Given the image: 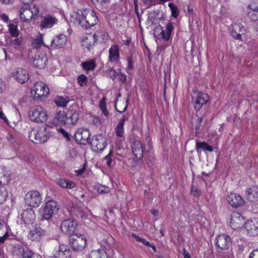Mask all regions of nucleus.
Wrapping results in <instances>:
<instances>
[{"label": "nucleus", "mask_w": 258, "mask_h": 258, "mask_svg": "<svg viewBox=\"0 0 258 258\" xmlns=\"http://www.w3.org/2000/svg\"><path fill=\"white\" fill-rule=\"evenodd\" d=\"M75 19L85 29L94 26L98 22V18L95 13L88 9L79 10L76 14Z\"/></svg>", "instance_id": "obj_1"}, {"label": "nucleus", "mask_w": 258, "mask_h": 258, "mask_svg": "<svg viewBox=\"0 0 258 258\" xmlns=\"http://www.w3.org/2000/svg\"><path fill=\"white\" fill-rule=\"evenodd\" d=\"M49 131L46 127H37L29 132V139L35 144L46 142L50 138Z\"/></svg>", "instance_id": "obj_2"}, {"label": "nucleus", "mask_w": 258, "mask_h": 258, "mask_svg": "<svg viewBox=\"0 0 258 258\" xmlns=\"http://www.w3.org/2000/svg\"><path fill=\"white\" fill-rule=\"evenodd\" d=\"M60 208L59 205L54 200L48 201L44 208L41 222L46 223L49 225L48 221L50 220L53 216L56 215Z\"/></svg>", "instance_id": "obj_3"}, {"label": "nucleus", "mask_w": 258, "mask_h": 258, "mask_svg": "<svg viewBox=\"0 0 258 258\" xmlns=\"http://www.w3.org/2000/svg\"><path fill=\"white\" fill-rule=\"evenodd\" d=\"M49 225L40 221L39 226H36L29 232L28 237L32 241H40L49 230Z\"/></svg>", "instance_id": "obj_4"}, {"label": "nucleus", "mask_w": 258, "mask_h": 258, "mask_svg": "<svg viewBox=\"0 0 258 258\" xmlns=\"http://www.w3.org/2000/svg\"><path fill=\"white\" fill-rule=\"evenodd\" d=\"M69 245L75 251H80L84 249L86 246L85 236L79 233L71 235L69 239Z\"/></svg>", "instance_id": "obj_5"}, {"label": "nucleus", "mask_w": 258, "mask_h": 258, "mask_svg": "<svg viewBox=\"0 0 258 258\" xmlns=\"http://www.w3.org/2000/svg\"><path fill=\"white\" fill-rule=\"evenodd\" d=\"M29 117L35 122H45L48 118L47 112L40 106L33 107L29 112Z\"/></svg>", "instance_id": "obj_6"}, {"label": "nucleus", "mask_w": 258, "mask_h": 258, "mask_svg": "<svg viewBox=\"0 0 258 258\" xmlns=\"http://www.w3.org/2000/svg\"><path fill=\"white\" fill-rule=\"evenodd\" d=\"M107 138L103 134H98L93 137L89 142L91 149L96 152H102L107 145Z\"/></svg>", "instance_id": "obj_7"}, {"label": "nucleus", "mask_w": 258, "mask_h": 258, "mask_svg": "<svg viewBox=\"0 0 258 258\" xmlns=\"http://www.w3.org/2000/svg\"><path fill=\"white\" fill-rule=\"evenodd\" d=\"M26 203L30 207L37 208L42 203V198L40 194L37 190L28 191L25 196Z\"/></svg>", "instance_id": "obj_8"}, {"label": "nucleus", "mask_w": 258, "mask_h": 258, "mask_svg": "<svg viewBox=\"0 0 258 258\" xmlns=\"http://www.w3.org/2000/svg\"><path fill=\"white\" fill-rule=\"evenodd\" d=\"M89 130L82 127L78 128L74 134V138L77 143L85 145L89 144L91 139Z\"/></svg>", "instance_id": "obj_9"}, {"label": "nucleus", "mask_w": 258, "mask_h": 258, "mask_svg": "<svg viewBox=\"0 0 258 258\" xmlns=\"http://www.w3.org/2000/svg\"><path fill=\"white\" fill-rule=\"evenodd\" d=\"M35 99H41L46 97L49 93V89L43 82H36L34 84L32 90V93Z\"/></svg>", "instance_id": "obj_10"}, {"label": "nucleus", "mask_w": 258, "mask_h": 258, "mask_svg": "<svg viewBox=\"0 0 258 258\" xmlns=\"http://www.w3.org/2000/svg\"><path fill=\"white\" fill-rule=\"evenodd\" d=\"M215 243L216 245L219 248L228 250L231 245L232 239L229 235L222 234L217 236Z\"/></svg>", "instance_id": "obj_11"}, {"label": "nucleus", "mask_w": 258, "mask_h": 258, "mask_svg": "<svg viewBox=\"0 0 258 258\" xmlns=\"http://www.w3.org/2000/svg\"><path fill=\"white\" fill-rule=\"evenodd\" d=\"M77 226V222L71 219H67L61 222L60 230L65 234L72 235L78 233L76 232Z\"/></svg>", "instance_id": "obj_12"}, {"label": "nucleus", "mask_w": 258, "mask_h": 258, "mask_svg": "<svg viewBox=\"0 0 258 258\" xmlns=\"http://www.w3.org/2000/svg\"><path fill=\"white\" fill-rule=\"evenodd\" d=\"M209 97L207 94L198 92L195 97L192 98V102L195 109L199 110L202 106L209 100Z\"/></svg>", "instance_id": "obj_13"}, {"label": "nucleus", "mask_w": 258, "mask_h": 258, "mask_svg": "<svg viewBox=\"0 0 258 258\" xmlns=\"http://www.w3.org/2000/svg\"><path fill=\"white\" fill-rule=\"evenodd\" d=\"M33 58V65L34 67L38 69H43L46 65L47 58L45 53L36 52L34 56H32Z\"/></svg>", "instance_id": "obj_14"}, {"label": "nucleus", "mask_w": 258, "mask_h": 258, "mask_svg": "<svg viewBox=\"0 0 258 258\" xmlns=\"http://www.w3.org/2000/svg\"><path fill=\"white\" fill-rule=\"evenodd\" d=\"M245 228L250 236L257 235L258 234V218H253L245 222Z\"/></svg>", "instance_id": "obj_15"}, {"label": "nucleus", "mask_w": 258, "mask_h": 258, "mask_svg": "<svg viewBox=\"0 0 258 258\" xmlns=\"http://www.w3.org/2000/svg\"><path fill=\"white\" fill-rule=\"evenodd\" d=\"M245 223L244 217L239 213L234 212L231 214L230 224L233 229L241 228Z\"/></svg>", "instance_id": "obj_16"}, {"label": "nucleus", "mask_w": 258, "mask_h": 258, "mask_svg": "<svg viewBox=\"0 0 258 258\" xmlns=\"http://www.w3.org/2000/svg\"><path fill=\"white\" fill-rule=\"evenodd\" d=\"M79 119L78 112L76 110H69L66 112L65 125L70 127L76 124Z\"/></svg>", "instance_id": "obj_17"}, {"label": "nucleus", "mask_w": 258, "mask_h": 258, "mask_svg": "<svg viewBox=\"0 0 258 258\" xmlns=\"http://www.w3.org/2000/svg\"><path fill=\"white\" fill-rule=\"evenodd\" d=\"M228 203L234 208H237L243 206L244 204V200L243 198L238 194L233 193L230 194L227 197Z\"/></svg>", "instance_id": "obj_18"}, {"label": "nucleus", "mask_w": 258, "mask_h": 258, "mask_svg": "<svg viewBox=\"0 0 258 258\" xmlns=\"http://www.w3.org/2000/svg\"><path fill=\"white\" fill-rule=\"evenodd\" d=\"M67 41V36L64 34H60L53 37L50 46L54 49H60L65 45Z\"/></svg>", "instance_id": "obj_19"}, {"label": "nucleus", "mask_w": 258, "mask_h": 258, "mask_svg": "<svg viewBox=\"0 0 258 258\" xmlns=\"http://www.w3.org/2000/svg\"><path fill=\"white\" fill-rule=\"evenodd\" d=\"M230 33L234 38L240 40L241 35L245 33V29L241 24L235 23L231 26Z\"/></svg>", "instance_id": "obj_20"}, {"label": "nucleus", "mask_w": 258, "mask_h": 258, "mask_svg": "<svg viewBox=\"0 0 258 258\" xmlns=\"http://www.w3.org/2000/svg\"><path fill=\"white\" fill-rule=\"evenodd\" d=\"M14 79L21 84L26 83L29 79V74L25 69L18 68L13 74Z\"/></svg>", "instance_id": "obj_21"}, {"label": "nucleus", "mask_w": 258, "mask_h": 258, "mask_svg": "<svg viewBox=\"0 0 258 258\" xmlns=\"http://www.w3.org/2000/svg\"><path fill=\"white\" fill-rule=\"evenodd\" d=\"M87 210L86 207L82 203L76 204L73 205L71 210V213L78 218L83 219L87 216Z\"/></svg>", "instance_id": "obj_22"}, {"label": "nucleus", "mask_w": 258, "mask_h": 258, "mask_svg": "<svg viewBox=\"0 0 258 258\" xmlns=\"http://www.w3.org/2000/svg\"><path fill=\"white\" fill-rule=\"evenodd\" d=\"M21 219L25 224H32L35 220L36 216L32 208H28L21 214Z\"/></svg>", "instance_id": "obj_23"}, {"label": "nucleus", "mask_w": 258, "mask_h": 258, "mask_svg": "<svg viewBox=\"0 0 258 258\" xmlns=\"http://www.w3.org/2000/svg\"><path fill=\"white\" fill-rule=\"evenodd\" d=\"M161 28V32L159 35V39L164 40L165 41L169 40L171 36V33L173 30L174 27L171 23H168L166 25L165 29H163L162 26H160Z\"/></svg>", "instance_id": "obj_24"}, {"label": "nucleus", "mask_w": 258, "mask_h": 258, "mask_svg": "<svg viewBox=\"0 0 258 258\" xmlns=\"http://www.w3.org/2000/svg\"><path fill=\"white\" fill-rule=\"evenodd\" d=\"M132 149L134 155L137 159L141 160L143 157V148L141 142L136 140L132 145Z\"/></svg>", "instance_id": "obj_25"}, {"label": "nucleus", "mask_w": 258, "mask_h": 258, "mask_svg": "<svg viewBox=\"0 0 258 258\" xmlns=\"http://www.w3.org/2000/svg\"><path fill=\"white\" fill-rule=\"evenodd\" d=\"M72 252L68 246L60 245L58 250L54 254V258H71Z\"/></svg>", "instance_id": "obj_26"}, {"label": "nucleus", "mask_w": 258, "mask_h": 258, "mask_svg": "<svg viewBox=\"0 0 258 258\" xmlns=\"http://www.w3.org/2000/svg\"><path fill=\"white\" fill-rule=\"evenodd\" d=\"M246 199L250 202L258 201V186L254 185L247 189L245 191Z\"/></svg>", "instance_id": "obj_27"}, {"label": "nucleus", "mask_w": 258, "mask_h": 258, "mask_svg": "<svg viewBox=\"0 0 258 258\" xmlns=\"http://www.w3.org/2000/svg\"><path fill=\"white\" fill-rule=\"evenodd\" d=\"M14 252L16 254L21 255L22 258H31L33 252L27 248H24L22 245L18 244L14 247Z\"/></svg>", "instance_id": "obj_28"}, {"label": "nucleus", "mask_w": 258, "mask_h": 258, "mask_svg": "<svg viewBox=\"0 0 258 258\" xmlns=\"http://www.w3.org/2000/svg\"><path fill=\"white\" fill-rule=\"evenodd\" d=\"M99 37V35L97 34H86L83 40V45L88 49L94 45L97 38Z\"/></svg>", "instance_id": "obj_29"}, {"label": "nucleus", "mask_w": 258, "mask_h": 258, "mask_svg": "<svg viewBox=\"0 0 258 258\" xmlns=\"http://www.w3.org/2000/svg\"><path fill=\"white\" fill-rule=\"evenodd\" d=\"M57 23V20L55 17L51 16H47L43 18V19L41 22L40 27L41 29L44 28H50Z\"/></svg>", "instance_id": "obj_30"}, {"label": "nucleus", "mask_w": 258, "mask_h": 258, "mask_svg": "<svg viewBox=\"0 0 258 258\" xmlns=\"http://www.w3.org/2000/svg\"><path fill=\"white\" fill-rule=\"evenodd\" d=\"M196 150L199 154H201L202 151H204L205 152L209 151L210 152H212L213 151L212 146L209 145L206 142H200L196 140Z\"/></svg>", "instance_id": "obj_31"}, {"label": "nucleus", "mask_w": 258, "mask_h": 258, "mask_svg": "<svg viewBox=\"0 0 258 258\" xmlns=\"http://www.w3.org/2000/svg\"><path fill=\"white\" fill-rule=\"evenodd\" d=\"M28 7V5L25 4L24 7H22L20 11V18L24 21H28L33 18Z\"/></svg>", "instance_id": "obj_32"}, {"label": "nucleus", "mask_w": 258, "mask_h": 258, "mask_svg": "<svg viewBox=\"0 0 258 258\" xmlns=\"http://www.w3.org/2000/svg\"><path fill=\"white\" fill-rule=\"evenodd\" d=\"M55 181L60 187L67 189H73L76 186V183L70 179L58 178Z\"/></svg>", "instance_id": "obj_33"}, {"label": "nucleus", "mask_w": 258, "mask_h": 258, "mask_svg": "<svg viewBox=\"0 0 258 258\" xmlns=\"http://www.w3.org/2000/svg\"><path fill=\"white\" fill-rule=\"evenodd\" d=\"M119 48L117 45H112L109 50V59L110 61H115L119 58Z\"/></svg>", "instance_id": "obj_34"}, {"label": "nucleus", "mask_w": 258, "mask_h": 258, "mask_svg": "<svg viewBox=\"0 0 258 258\" xmlns=\"http://www.w3.org/2000/svg\"><path fill=\"white\" fill-rule=\"evenodd\" d=\"M65 118L66 112L64 111H59L57 112L53 119H52V123L54 125H65Z\"/></svg>", "instance_id": "obj_35"}, {"label": "nucleus", "mask_w": 258, "mask_h": 258, "mask_svg": "<svg viewBox=\"0 0 258 258\" xmlns=\"http://www.w3.org/2000/svg\"><path fill=\"white\" fill-rule=\"evenodd\" d=\"M115 156L112 151H110L109 153L104 157L106 165L108 167H111L115 164Z\"/></svg>", "instance_id": "obj_36"}, {"label": "nucleus", "mask_w": 258, "mask_h": 258, "mask_svg": "<svg viewBox=\"0 0 258 258\" xmlns=\"http://www.w3.org/2000/svg\"><path fill=\"white\" fill-rule=\"evenodd\" d=\"M197 118L195 122V128L196 130V134H200L202 129V122L203 121V116H199L196 115Z\"/></svg>", "instance_id": "obj_37"}, {"label": "nucleus", "mask_w": 258, "mask_h": 258, "mask_svg": "<svg viewBox=\"0 0 258 258\" xmlns=\"http://www.w3.org/2000/svg\"><path fill=\"white\" fill-rule=\"evenodd\" d=\"M69 101L68 98H64L62 96H58L55 99V103L58 106H66Z\"/></svg>", "instance_id": "obj_38"}, {"label": "nucleus", "mask_w": 258, "mask_h": 258, "mask_svg": "<svg viewBox=\"0 0 258 258\" xmlns=\"http://www.w3.org/2000/svg\"><path fill=\"white\" fill-rule=\"evenodd\" d=\"M82 66L84 69L87 71L92 70L96 67L95 61L94 60L85 61L82 63Z\"/></svg>", "instance_id": "obj_39"}, {"label": "nucleus", "mask_w": 258, "mask_h": 258, "mask_svg": "<svg viewBox=\"0 0 258 258\" xmlns=\"http://www.w3.org/2000/svg\"><path fill=\"white\" fill-rule=\"evenodd\" d=\"M9 30L11 34V35L14 37H17L18 36L19 34V31L18 30L17 25L13 24L10 23L9 25Z\"/></svg>", "instance_id": "obj_40"}, {"label": "nucleus", "mask_w": 258, "mask_h": 258, "mask_svg": "<svg viewBox=\"0 0 258 258\" xmlns=\"http://www.w3.org/2000/svg\"><path fill=\"white\" fill-rule=\"evenodd\" d=\"M8 197V191L4 185L0 186V205L3 204Z\"/></svg>", "instance_id": "obj_41"}, {"label": "nucleus", "mask_w": 258, "mask_h": 258, "mask_svg": "<svg viewBox=\"0 0 258 258\" xmlns=\"http://www.w3.org/2000/svg\"><path fill=\"white\" fill-rule=\"evenodd\" d=\"M22 44V39L20 38H16L11 39L10 41L9 46L14 48H17Z\"/></svg>", "instance_id": "obj_42"}, {"label": "nucleus", "mask_w": 258, "mask_h": 258, "mask_svg": "<svg viewBox=\"0 0 258 258\" xmlns=\"http://www.w3.org/2000/svg\"><path fill=\"white\" fill-rule=\"evenodd\" d=\"M77 80L79 84L81 87L86 86L88 83V78L83 74L79 76Z\"/></svg>", "instance_id": "obj_43"}, {"label": "nucleus", "mask_w": 258, "mask_h": 258, "mask_svg": "<svg viewBox=\"0 0 258 258\" xmlns=\"http://www.w3.org/2000/svg\"><path fill=\"white\" fill-rule=\"evenodd\" d=\"M168 6L171 11V15L175 18H177L179 15L178 9L173 3H169Z\"/></svg>", "instance_id": "obj_44"}, {"label": "nucleus", "mask_w": 258, "mask_h": 258, "mask_svg": "<svg viewBox=\"0 0 258 258\" xmlns=\"http://www.w3.org/2000/svg\"><path fill=\"white\" fill-rule=\"evenodd\" d=\"M89 258H109V257L106 252H103L101 254L95 251H93L89 255Z\"/></svg>", "instance_id": "obj_45"}, {"label": "nucleus", "mask_w": 258, "mask_h": 258, "mask_svg": "<svg viewBox=\"0 0 258 258\" xmlns=\"http://www.w3.org/2000/svg\"><path fill=\"white\" fill-rule=\"evenodd\" d=\"M43 44L42 35L38 37L34 40V44L35 45V48L33 49L34 52H37L38 48H40L41 45Z\"/></svg>", "instance_id": "obj_46"}, {"label": "nucleus", "mask_w": 258, "mask_h": 258, "mask_svg": "<svg viewBox=\"0 0 258 258\" xmlns=\"http://www.w3.org/2000/svg\"><path fill=\"white\" fill-rule=\"evenodd\" d=\"M123 125L117 123L115 127L116 136L118 137H122L124 134V127Z\"/></svg>", "instance_id": "obj_47"}, {"label": "nucleus", "mask_w": 258, "mask_h": 258, "mask_svg": "<svg viewBox=\"0 0 258 258\" xmlns=\"http://www.w3.org/2000/svg\"><path fill=\"white\" fill-rule=\"evenodd\" d=\"M247 14L249 18L252 21L258 20V11H248Z\"/></svg>", "instance_id": "obj_48"}, {"label": "nucleus", "mask_w": 258, "mask_h": 258, "mask_svg": "<svg viewBox=\"0 0 258 258\" xmlns=\"http://www.w3.org/2000/svg\"><path fill=\"white\" fill-rule=\"evenodd\" d=\"M28 9L31 11V13L33 17L37 16L39 13V9L38 7L34 4H31V5H28Z\"/></svg>", "instance_id": "obj_49"}, {"label": "nucleus", "mask_w": 258, "mask_h": 258, "mask_svg": "<svg viewBox=\"0 0 258 258\" xmlns=\"http://www.w3.org/2000/svg\"><path fill=\"white\" fill-rule=\"evenodd\" d=\"M9 175V173L7 170L6 167H5L4 166H0V182H2L1 179H2L3 178H5Z\"/></svg>", "instance_id": "obj_50"}, {"label": "nucleus", "mask_w": 258, "mask_h": 258, "mask_svg": "<svg viewBox=\"0 0 258 258\" xmlns=\"http://www.w3.org/2000/svg\"><path fill=\"white\" fill-rule=\"evenodd\" d=\"M107 75L112 79L114 80L118 75L116 71L113 69L107 70L106 71Z\"/></svg>", "instance_id": "obj_51"}, {"label": "nucleus", "mask_w": 258, "mask_h": 258, "mask_svg": "<svg viewBox=\"0 0 258 258\" xmlns=\"http://www.w3.org/2000/svg\"><path fill=\"white\" fill-rule=\"evenodd\" d=\"M99 106L104 115L106 117H107L108 116L109 112L107 110L105 102L103 101H100Z\"/></svg>", "instance_id": "obj_52"}, {"label": "nucleus", "mask_w": 258, "mask_h": 258, "mask_svg": "<svg viewBox=\"0 0 258 258\" xmlns=\"http://www.w3.org/2000/svg\"><path fill=\"white\" fill-rule=\"evenodd\" d=\"M59 132L62 135L63 137H64L67 141H69L71 140V135L64 129L60 128L59 129Z\"/></svg>", "instance_id": "obj_53"}, {"label": "nucleus", "mask_w": 258, "mask_h": 258, "mask_svg": "<svg viewBox=\"0 0 258 258\" xmlns=\"http://www.w3.org/2000/svg\"><path fill=\"white\" fill-rule=\"evenodd\" d=\"M110 191V189L108 187H105V186H102V187H100L99 186L98 187H97V191L99 193V194H106V193H108Z\"/></svg>", "instance_id": "obj_54"}, {"label": "nucleus", "mask_w": 258, "mask_h": 258, "mask_svg": "<svg viewBox=\"0 0 258 258\" xmlns=\"http://www.w3.org/2000/svg\"><path fill=\"white\" fill-rule=\"evenodd\" d=\"M191 192L195 197H198L200 195V191L198 190V188L194 186H191Z\"/></svg>", "instance_id": "obj_55"}, {"label": "nucleus", "mask_w": 258, "mask_h": 258, "mask_svg": "<svg viewBox=\"0 0 258 258\" xmlns=\"http://www.w3.org/2000/svg\"><path fill=\"white\" fill-rule=\"evenodd\" d=\"M0 19L3 21L7 23L9 21V17L6 14L0 12Z\"/></svg>", "instance_id": "obj_56"}, {"label": "nucleus", "mask_w": 258, "mask_h": 258, "mask_svg": "<svg viewBox=\"0 0 258 258\" xmlns=\"http://www.w3.org/2000/svg\"><path fill=\"white\" fill-rule=\"evenodd\" d=\"M119 75L118 80L119 81L123 84L125 83L126 81V76L123 73H120Z\"/></svg>", "instance_id": "obj_57"}, {"label": "nucleus", "mask_w": 258, "mask_h": 258, "mask_svg": "<svg viewBox=\"0 0 258 258\" xmlns=\"http://www.w3.org/2000/svg\"><path fill=\"white\" fill-rule=\"evenodd\" d=\"M249 258H258V248L253 250L250 253Z\"/></svg>", "instance_id": "obj_58"}, {"label": "nucleus", "mask_w": 258, "mask_h": 258, "mask_svg": "<svg viewBox=\"0 0 258 258\" xmlns=\"http://www.w3.org/2000/svg\"><path fill=\"white\" fill-rule=\"evenodd\" d=\"M7 139L14 146H15V143L17 144L16 140L15 138L13 135H9L7 136Z\"/></svg>", "instance_id": "obj_59"}, {"label": "nucleus", "mask_w": 258, "mask_h": 258, "mask_svg": "<svg viewBox=\"0 0 258 258\" xmlns=\"http://www.w3.org/2000/svg\"><path fill=\"white\" fill-rule=\"evenodd\" d=\"M248 8L249 9V11H258V4L257 6H255V4L254 3L250 4L248 6Z\"/></svg>", "instance_id": "obj_60"}, {"label": "nucleus", "mask_w": 258, "mask_h": 258, "mask_svg": "<svg viewBox=\"0 0 258 258\" xmlns=\"http://www.w3.org/2000/svg\"><path fill=\"white\" fill-rule=\"evenodd\" d=\"M127 120L128 117H126L124 115H123L121 117L119 122H118V123L124 125L125 121Z\"/></svg>", "instance_id": "obj_61"}, {"label": "nucleus", "mask_w": 258, "mask_h": 258, "mask_svg": "<svg viewBox=\"0 0 258 258\" xmlns=\"http://www.w3.org/2000/svg\"><path fill=\"white\" fill-rule=\"evenodd\" d=\"M132 237L139 242H142L143 239V238H142L141 237L138 236L135 234H132Z\"/></svg>", "instance_id": "obj_62"}, {"label": "nucleus", "mask_w": 258, "mask_h": 258, "mask_svg": "<svg viewBox=\"0 0 258 258\" xmlns=\"http://www.w3.org/2000/svg\"><path fill=\"white\" fill-rule=\"evenodd\" d=\"M0 118L3 119L6 123L8 122L7 117L2 111H0Z\"/></svg>", "instance_id": "obj_63"}, {"label": "nucleus", "mask_w": 258, "mask_h": 258, "mask_svg": "<svg viewBox=\"0 0 258 258\" xmlns=\"http://www.w3.org/2000/svg\"><path fill=\"white\" fill-rule=\"evenodd\" d=\"M183 255L184 258H191L190 254L188 252H187L185 248L183 249Z\"/></svg>", "instance_id": "obj_64"}]
</instances>
